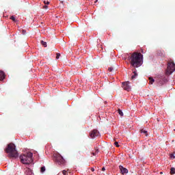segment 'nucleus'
Segmentation results:
<instances>
[{
  "instance_id": "obj_1",
  "label": "nucleus",
  "mask_w": 175,
  "mask_h": 175,
  "mask_svg": "<svg viewBox=\"0 0 175 175\" xmlns=\"http://www.w3.org/2000/svg\"><path fill=\"white\" fill-rule=\"evenodd\" d=\"M129 58L131 59L130 64L133 68H139L143 65V55L140 53L135 52Z\"/></svg>"
},
{
  "instance_id": "obj_2",
  "label": "nucleus",
  "mask_w": 175,
  "mask_h": 175,
  "mask_svg": "<svg viewBox=\"0 0 175 175\" xmlns=\"http://www.w3.org/2000/svg\"><path fill=\"white\" fill-rule=\"evenodd\" d=\"M5 152L8 154L10 158H18V152L16 150V145L13 143L8 144Z\"/></svg>"
},
{
  "instance_id": "obj_3",
  "label": "nucleus",
  "mask_w": 175,
  "mask_h": 175,
  "mask_svg": "<svg viewBox=\"0 0 175 175\" xmlns=\"http://www.w3.org/2000/svg\"><path fill=\"white\" fill-rule=\"evenodd\" d=\"M32 157H33V154L31 152H28L21 154L19 158L21 163H23V165H29V163H32Z\"/></svg>"
},
{
  "instance_id": "obj_4",
  "label": "nucleus",
  "mask_w": 175,
  "mask_h": 175,
  "mask_svg": "<svg viewBox=\"0 0 175 175\" xmlns=\"http://www.w3.org/2000/svg\"><path fill=\"white\" fill-rule=\"evenodd\" d=\"M53 161H55L56 163H58V165H65V160L59 154H56L54 155Z\"/></svg>"
},
{
  "instance_id": "obj_5",
  "label": "nucleus",
  "mask_w": 175,
  "mask_h": 175,
  "mask_svg": "<svg viewBox=\"0 0 175 175\" xmlns=\"http://www.w3.org/2000/svg\"><path fill=\"white\" fill-rule=\"evenodd\" d=\"M174 70H175L174 63L169 62L167 64V66L165 75H167V76H170V75H172V73H173V72H174Z\"/></svg>"
},
{
  "instance_id": "obj_6",
  "label": "nucleus",
  "mask_w": 175,
  "mask_h": 175,
  "mask_svg": "<svg viewBox=\"0 0 175 175\" xmlns=\"http://www.w3.org/2000/svg\"><path fill=\"white\" fill-rule=\"evenodd\" d=\"M129 84H130L129 81L123 82L122 83V87L123 89L125 90V91L129 92V91H131V85H129Z\"/></svg>"
},
{
  "instance_id": "obj_7",
  "label": "nucleus",
  "mask_w": 175,
  "mask_h": 175,
  "mask_svg": "<svg viewBox=\"0 0 175 175\" xmlns=\"http://www.w3.org/2000/svg\"><path fill=\"white\" fill-rule=\"evenodd\" d=\"M98 136H100V134L99 133V131L98 130L94 129L90 133V137L92 139H94V137H98Z\"/></svg>"
},
{
  "instance_id": "obj_8",
  "label": "nucleus",
  "mask_w": 175,
  "mask_h": 175,
  "mask_svg": "<svg viewBox=\"0 0 175 175\" xmlns=\"http://www.w3.org/2000/svg\"><path fill=\"white\" fill-rule=\"evenodd\" d=\"M119 169L120 170V173L122 175L126 174L128 173V169H126V167H124L122 165H120Z\"/></svg>"
},
{
  "instance_id": "obj_9",
  "label": "nucleus",
  "mask_w": 175,
  "mask_h": 175,
  "mask_svg": "<svg viewBox=\"0 0 175 175\" xmlns=\"http://www.w3.org/2000/svg\"><path fill=\"white\" fill-rule=\"evenodd\" d=\"M157 55L160 57H165V52L162 51L161 50H158Z\"/></svg>"
},
{
  "instance_id": "obj_10",
  "label": "nucleus",
  "mask_w": 175,
  "mask_h": 175,
  "mask_svg": "<svg viewBox=\"0 0 175 175\" xmlns=\"http://www.w3.org/2000/svg\"><path fill=\"white\" fill-rule=\"evenodd\" d=\"M5 79V72H3V71L0 70V80H4Z\"/></svg>"
},
{
  "instance_id": "obj_11",
  "label": "nucleus",
  "mask_w": 175,
  "mask_h": 175,
  "mask_svg": "<svg viewBox=\"0 0 175 175\" xmlns=\"http://www.w3.org/2000/svg\"><path fill=\"white\" fill-rule=\"evenodd\" d=\"M133 75H132L131 77V79L133 80L135 79H136V77H137V72H136V70H135L133 72Z\"/></svg>"
},
{
  "instance_id": "obj_12",
  "label": "nucleus",
  "mask_w": 175,
  "mask_h": 175,
  "mask_svg": "<svg viewBox=\"0 0 175 175\" xmlns=\"http://www.w3.org/2000/svg\"><path fill=\"white\" fill-rule=\"evenodd\" d=\"M26 173L29 175H32L33 174L32 170H31V169H29V168L26 169Z\"/></svg>"
},
{
  "instance_id": "obj_13",
  "label": "nucleus",
  "mask_w": 175,
  "mask_h": 175,
  "mask_svg": "<svg viewBox=\"0 0 175 175\" xmlns=\"http://www.w3.org/2000/svg\"><path fill=\"white\" fill-rule=\"evenodd\" d=\"M40 43H41L42 45L44 46V47H47V42H44L43 40H41Z\"/></svg>"
},
{
  "instance_id": "obj_14",
  "label": "nucleus",
  "mask_w": 175,
  "mask_h": 175,
  "mask_svg": "<svg viewBox=\"0 0 175 175\" xmlns=\"http://www.w3.org/2000/svg\"><path fill=\"white\" fill-rule=\"evenodd\" d=\"M149 84H154V81H155V80H154L152 77H149Z\"/></svg>"
},
{
  "instance_id": "obj_15",
  "label": "nucleus",
  "mask_w": 175,
  "mask_h": 175,
  "mask_svg": "<svg viewBox=\"0 0 175 175\" xmlns=\"http://www.w3.org/2000/svg\"><path fill=\"white\" fill-rule=\"evenodd\" d=\"M170 174H175V168L174 167L171 168Z\"/></svg>"
},
{
  "instance_id": "obj_16",
  "label": "nucleus",
  "mask_w": 175,
  "mask_h": 175,
  "mask_svg": "<svg viewBox=\"0 0 175 175\" xmlns=\"http://www.w3.org/2000/svg\"><path fill=\"white\" fill-rule=\"evenodd\" d=\"M118 113L120 116H121V117H122V116H124V113H122V111H121V109H118Z\"/></svg>"
},
{
  "instance_id": "obj_17",
  "label": "nucleus",
  "mask_w": 175,
  "mask_h": 175,
  "mask_svg": "<svg viewBox=\"0 0 175 175\" xmlns=\"http://www.w3.org/2000/svg\"><path fill=\"white\" fill-rule=\"evenodd\" d=\"M141 133H144L145 135V136H147V131L142 129L141 130Z\"/></svg>"
},
{
  "instance_id": "obj_18",
  "label": "nucleus",
  "mask_w": 175,
  "mask_h": 175,
  "mask_svg": "<svg viewBox=\"0 0 175 175\" xmlns=\"http://www.w3.org/2000/svg\"><path fill=\"white\" fill-rule=\"evenodd\" d=\"M41 173H44L46 172V167H42L40 170Z\"/></svg>"
},
{
  "instance_id": "obj_19",
  "label": "nucleus",
  "mask_w": 175,
  "mask_h": 175,
  "mask_svg": "<svg viewBox=\"0 0 175 175\" xmlns=\"http://www.w3.org/2000/svg\"><path fill=\"white\" fill-rule=\"evenodd\" d=\"M60 57H61V54L60 53H57L56 54V59H59Z\"/></svg>"
},
{
  "instance_id": "obj_20",
  "label": "nucleus",
  "mask_w": 175,
  "mask_h": 175,
  "mask_svg": "<svg viewBox=\"0 0 175 175\" xmlns=\"http://www.w3.org/2000/svg\"><path fill=\"white\" fill-rule=\"evenodd\" d=\"M170 157L171 159H174V158H175V156H174V154H171L170 155Z\"/></svg>"
},
{
  "instance_id": "obj_21",
  "label": "nucleus",
  "mask_w": 175,
  "mask_h": 175,
  "mask_svg": "<svg viewBox=\"0 0 175 175\" xmlns=\"http://www.w3.org/2000/svg\"><path fill=\"white\" fill-rule=\"evenodd\" d=\"M10 18V20H12V21H16V18H14L13 16H12Z\"/></svg>"
},
{
  "instance_id": "obj_22",
  "label": "nucleus",
  "mask_w": 175,
  "mask_h": 175,
  "mask_svg": "<svg viewBox=\"0 0 175 175\" xmlns=\"http://www.w3.org/2000/svg\"><path fill=\"white\" fill-rule=\"evenodd\" d=\"M114 144H115L116 147H120V145L118 144V143L117 142H115Z\"/></svg>"
},
{
  "instance_id": "obj_23",
  "label": "nucleus",
  "mask_w": 175,
  "mask_h": 175,
  "mask_svg": "<svg viewBox=\"0 0 175 175\" xmlns=\"http://www.w3.org/2000/svg\"><path fill=\"white\" fill-rule=\"evenodd\" d=\"M44 3L45 5H50V1H46H46H44Z\"/></svg>"
},
{
  "instance_id": "obj_24",
  "label": "nucleus",
  "mask_w": 175,
  "mask_h": 175,
  "mask_svg": "<svg viewBox=\"0 0 175 175\" xmlns=\"http://www.w3.org/2000/svg\"><path fill=\"white\" fill-rule=\"evenodd\" d=\"M108 70H109V72H113V67L109 68H108Z\"/></svg>"
},
{
  "instance_id": "obj_25",
  "label": "nucleus",
  "mask_w": 175,
  "mask_h": 175,
  "mask_svg": "<svg viewBox=\"0 0 175 175\" xmlns=\"http://www.w3.org/2000/svg\"><path fill=\"white\" fill-rule=\"evenodd\" d=\"M62 174L63 175H66V170H63Z\"/></svg>"
},
{
  "instance_id": "obj_26",
  "label": "nucleus",
  "mask_w": 175,
  "mask_h": 175,
  "mask_svg": "<svg viewBox=\"0 0 175 175\" xmlns=\"http://www.w3.org/2000/svg\"><path fill=\"white\" fill-rule=\"evenodd\" d=\"M97 152H99V151H98V150L96 151V152H93L92 154H93V155H96V153H97Z\"/></svg>"
},
{
  "instance_id": "obj_27",
  "label": "nucleus",
  "mask_w": 175,
  "mask_h": 175,
  "mask_svg": "<svg viewBox=\"0 0 175 175\" xmlns=\"http://www.w3.org/2000/svg\"><path fill=\"white\" fill-rule=\"evenodd\" d=\"M49 8V6H47V5H44V7H43V9H48Z\"/></svg>"
},
{
  "instance_id": "obj_28",
  "label": "nucleus",
  "mask_w": 175,
  "mask_h": 175,
  "mask_svg": "<svg viewBox=\"0 0 175 175\" xmlns=\"http://www.w3.org/2000/svg\"><path fill=\"white\" fill-rule=\"evenodd\" d=\"M102 170H103V172H105V170H106V168H105V167H103L102 168Z\"/></svg>"
},
{
  "instance_id": "obj_29",
  "label": "nucleus",
  "mask_w": 175,
  "mask_h": 175,
  "mask_svg": "<svg viewBox=\"0 0 175 175\" xmlns=\"http://www.w3.org/2000/svg\"><path fill=\"white\" fill-rule=\"evenodd\" d=\"M92 172H95V169L94 168H91Z\"/></svg>"
},
{
  "instance_id": "obj_30",
  "label": "nucleus",
  "mask_w": 175,
  "mask_h": 175,
  "mask_svg": "<svg viewBox=\"0 0 175 175\" xmlns=\"http://www.w3.org/2000/svg\"><path fill=\"white\" fill-rule=\"evenodd\" d=\"M96 2H98V0H96V1H94V3H96Z\"/></svg>"
},
{
  "instance_id": "obj_31",
  "label": "nucleus",
  "mask_w": 175,
  "mask_h": 175,
  "mask_svg": "<svg viewBox=\"0 0 175 175\" xmlns=\"http://www.w3.org/2000/svg\"><path fill=\"white\" fill-rule=\"evenodd\" d=\"M160 174H162V172H160Z\"/></svg>"
},
{
  "instance_id": "obj_32",
  "label": "nucleus",
  "mask_w": 175,
  "mask_h": 175,
  "mask_svg": "<svg viewBox=\"0 0 175 175\" xmlns=\"http://www.w3.org/2000/svg\"><path fill=\"white\" fill-rule=\"evenodd\" d=\"M142 53H143V51H142Z\"/></svg>"
}]
</instances>
